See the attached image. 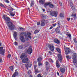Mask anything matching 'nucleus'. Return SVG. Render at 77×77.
Here are the masks:
<instances>
[{
    "mask_svg": "<svg viewBox=\"0 0 77 77\" xmlns=\"http://www.w3.org/2000/svg\"><path fill=\"white\" fill-rule=\"evenodd\" d=\"M3 18L5 21V23L8 27L10 30H13L15 29L16 26L14 25H13V21H10V18L8 17H6V15H3Z\"/></svg>",
    "mask_w": 77,
    "mask_h": 77,
    "instance_id": "obj_1",
    "label": "nucleus"
},
{
    "mask_svg": "<svg viewBox=\"0 0 77 77\" xmlns=\"http://www.w3.org/2000/svg\"><path fill=\"white\" fill-rule=\"evenodd\" d=\"M27 56L24 53H22L20 56V58L22 60V62L24 63H29V58L27 57Z\"/></svg>",
    "mask_w": 77,
    "mask_h": 77,
    "instance_id": "obj_2",
    "label": "nucleus"
},
{
    "mask_svg": "<svg viewBox=\"0 0 77 77\" xmlns=\"http://www.w3.org/2000/svg\"><path fill=\"white\" fill-rule=\"evenodd\" d=\"M20 40L21 41V42H24L26 41V39L27 41L28 40V37H26L24 38V36H20L19 38Z\"/></svg>",
    "mask_w": 77,
    "mask_h": 77,
    "instance_id": "obj_3",
    "label": "nucleus"
},
{
    "mask_svg": "<svg viewBox=\"0 0 77 77\" xmlns=\"http://www.w3.org/2000/svg\"><path fill=\"white\" fill-rule=\"evenodd\" d=\"M48 5L49 7L51 8H54V5L51 3V2H48L45 3L44 4V6L45 7H46V6H48Z\"/></svg>",
    "mask_w": 77,
    "mask_h": 77,
    "instance_id": "obj_4",
    "label": "nucleus"
},
{
    "mask_svg": "<svg viewBox=\"0 0 77 77\" xmlns=\"http://www.w3.org/2000/svg\"><path fill=\"white\" fill-rule=\"evenodd\" d=\"M64 50L65 51V54H69L70 51H71L70 49L68 48L64 47Z\"/></svg>",
    "mask_w": 77,
    "mask_h": 77,
    "instance_id": "obj_5",
    "label": "nucleus"
},
{
    "mask_svg": "<svg viewBox=\"0 0 77 77\" xmlns=\"http://www.w3.org/2000/svg\"><path fill=\"white\" fill-rule=\"evenodd\" d=\"M48 47L52 51H54V47L50 44H49L48 45Z\"/></svg>",
    "mask_w": 77,
    "mask_h": 77,
    "instance_id": "obj_6",
    "label": "nucleus"
},
{
    "mask_svg": "<svg viewBox=\"0 0 77 77\" xmlns=\"http://www.w3.org/2000/svg\"><path fill=\"white\" fill-rule=\"evenodd\" d=\"M50 15H51V16H54L55 17H57V13H56V12L54 11H51L50 12Z\"/></svg>",
    "mask_w": 77,
    "mask_h": 77,
    "instance_id": "obj_7",
    "label": "nucleus"
},
{
    "mask_svg": "<svg viewBox=\"0 0 77 77\" xmlns=\"http://www.w3.org/2000/svg\"><path fill=\"white\" fill-rule=\"evenodd\" d=\"M33 50L32 48L29 47L27 50V52L29 54H31V53H32Z\"/></svg>",
    "mask_w": 77,
    "mask_h": 77,
    "instance_id": "obj_8",
    "label": "nucleus"
},
{
    "mask_svg": "<svg viewBox=\"0 0 77 77\" xmlns=\"http://www.w3.org/2000/svg\"><path fill=\"white\" fill-rule=\"evenodd\" d=\"M34 68L35 72V74H37V73H38L39 72L38 71V66L37 65H34Z\"/></svg>",
    "mask_w": 77,
    "mask_h": 77,
    "instance_id": "obj_9",
    "label": "nucleus"
},
{
    "mask_svg": "<svg viewBox=\"0 0 77 77\" xmlns=\"http://www.w3.org/2000/svg\"><path fill=\"white\" fill-rule=\"evenodd\" d=\"M60 70L62 74H63L65 72V69L64 68L60 67Z\"/></svg>",
    "mask_w": 77,
    "mask_h": 77,
    "instance_id": "obj_10",
    "label": "nucleus"
},
{
    "mask_svg": "<svg viewBox=\"0 0 77 77\" xmlns=\"http://www.w3.org/2000/svg\"><path fill=\"white\" fill-rule=\"evenodd\" d=\"M20 36H24L25 38H27L28 36L27 35V33L25 32H23L20 33Z\"/></svg>",
    "mask_w": 77,
    "mask_h": 77,
    "instance_id": "obj_11",
    "label": "nucleus"
},
{
    "mask_svg": "<svg viewBox=\"0 0 77 77\" xmlns=\"http://www.w3.org/2000/svg\"><path fill=\"white\" fill-rule=\"evenodd\" d=\"M54 42L55 43L57 44L58 45H59L60 44V40H58V39L57 38H55L54 40Z\"/></svg>",
    "mask_w": 77,
    "mask_h": 77,
    "instance_id": "obj_12",
    "label": "nucleus"
},
{
    "mask_svg": "<svg viewBox=\"0 0 77 77\" xmlns=\"http://www.w3.org/2000/svg\"><path fill=\"white\" fill-rule=\"evenodd\" d=\"M55 31L56 32V33H60V30L59 28L58 27L55 29Z\"/></svg>",
    "mask_w": 77,
    "mask_h": 77,
    "instance_id": "obj_13",
    "label": "nucleus"
},
{
    "mask_svg": "<svg viewBox=\"0 0 77 77\" xmlns=\"http://www.w3.org/2000/svg\"><path fill=\"white\" fill-rule=\"evenodd\" d=\"M56 63L57 68H60V64L59 63V60H57L56 61Z\"/></svg>",
    "mask_w": 77,
    "mask_h": 77,
    "instance_id": "obj_14",
    "label": "nucleus"
},
{
    "mask_svg": "<svg viewBox=\"0 0 77 77\" xmlns=\"http://www.w3.org/2000/svg\"><path fill=\"white\" fill-rule=\"evenodd\" d=\"M58 57L59 58V60L60 62L62 61V55H61V53H60L59 54H58Z\"/></svg>",
    "mask_w": 77,
    "mask_h": 77,
    "instance_id": "obj_15",
    "label": "nucleus"
},
{
    "mask_svg": "<svg viewBox=\"0 0 77 77\" xmlns=\"http://www.w3.org/2000/svg\"><path fill=\"white\" fill-rule=\"evenodd\" d=\"M72 59H77V55L75 53H73L72 55Z\"/></svg>",
    "mask_w": 77,
    "mask_h": 77,
    "instance_id": "obj_16",
    "label": "nucleus"
},
{
    "mask_svg": "<svg viewBox=\"0 0 77 77\" xmlns=\"http://www.w3.org/2000/svg\"><path fill=\"white\" fill-rule=\"evenodd\" d=\"M18 75V72H15L13 75L12 77H16V76Z\"/></svg>",
    "mask_w": 77,
    "mask_h": 77,
    "instance_id": "obj_17",
    "label": "nucleus"
},
{
    "mask_svg": "<svg viewBox=\"0 0 77 77\" xmlns=\"http://www.w3.org/2000/svg\"><path fill=\"white\" fill-rule=\"evenodd\" d=\"M42 22L41 23V26H45V20H42Z\"/></svg>",
    "mask_w": 77,
    "mask_h": 77,
    "instance_id": "obj_18",
    "label": "nucleus"
},
{
    "mask_svg": "<svg viewBox=\"0 0 77 77\" xmlns=\"http://www.w3.org/2000/svg\"><path fill=\"white\" fill-rule=\"evenodd\" d=\"M32 35V34H31V33H30L28 32L26 34V36H27V35H28V37L29 38H30V39H31L32 38V37H31V36H30V35Z\"/></svg>",
    "mask_w": 77,
    "mask_h": 77,
    "instance_id": "obj_19",
    "label": "nucleus"
},
{
    "mask_svg": "<svg viewBox=\"0 0 77 77\" xmlns=\"http://www.w3.org/2000/svg\"><path fill=\"white\" fill-rule=\"evenodd\" d=\"M56 23L57 24L58 26V27L60 28V26H61V24H60V21H58Z\"/></svg>",
    "mask_w": 77,
    "mask_h": 77,
    "instance_id": "obj_20",
    "label": "nucleus"
},
{
    "mask_svg": "<svg viewBox=\"0 0 77 77\" xmlns=\"http://www.w3.org/2000/svg\"><path fill=\"white\" fill-rule=\"evenodd\" d=\"M5 50L4 49L2 51H0V54H2V55L4 56L5 54Z\"/></svg>",
    "mask_w": 77,
    "mask_h": 77,
    "instance_id": "obj_21",
    "label": "nucleus"
},
{
    "mask_svg": "<svg viewBox=\"0 0 77 77\" xmlns=\"http://www.w3.org/2000/svg\"><path fill=\"white\" fill-rule=\"evenodd\" d=\"M56 50L59 53H61V50H60V48H56Z\"/></svg>",
    "mask_w": 77,
    "mask_h": 77,
    "instance_id": "obj_22",
    "label": "nucleus"
},
{
    "mask_svg": "<svg viewBox=\"0 0 77 77\" xmlns=\"http://www.w3.org/2000/svg\"><path fill=\"white\" fill-rule=\"evenodd\" d=\"M42 60V58L41 57H39L37 59V61L38 63H40V62H41V61Z\"/></svg>",
    "mask_w": 77,
    "mask_h": 77,
    "instance_id": "obj_23",
    "label": "nucleus"
},
{
    "mask_svg": "<svg viewBox=\"0 0 77 77\" xmlns=\"http://www.w3.org/2000/svg\"><path fill=\"white\" fill-rule=\"evenodd\" d=\"M19 30L21 32H23V31H24V28H23L22 27H20L19 28Z\"/></svg>",
    "mask_w": 77,
    "mask_h": 77,
    "instance_id": "obj_24",
    "label": "nucleus"
},
{
    "mask_svg": "<svg viewBox=\"0 0 77 77\" xmlns=\"http://www.w3.org/2000/svg\"><path fill=\"white\" fill-rule=\"evenodd\" d=\"M29 42H26L25 43V46L26 47H27L29 45Z\"/></svg>",
    "mask_w": 77,
    "mask_h": 77,
    "instance_id": "obj_25",
    "label": "nucleus"
},
{
    "mask_svg": "<svg viewBox=\"0 0 77 77\" xmlns=\"http://www.w3.org/2000/svg\"><path fill=\"white\" fill-rule=\"evenodd\" d=\"M39 3H42V4H44V0H39Z\"/></svg>",
    "mask_w": 77,
    "mask_h": 77,
    "instance_id": "obj_26",
    "label": "nucleus"
},
{
    "mask_svg": "<svg viewBox=\"0 0 77 77\" xmlns=\"http://www.w3.org/2000/svg\"><path fill=\"white\" fill-rule=\"evenodd\" d=\"M41 17L42 18H45L46 17V16L44 14H42L41 15Z\"/></svg>",
    "mask_w": 77,
    "mask_h": 77,
    "instance_id": "obj_27",
    "label": "nucleus"
},
{
    "mask_svg": "<svg viewBox=\"0 0 77 77\" xmlns=\"http://www.w3.org/2000/svg\"><path fill=\"white\" fill-rule=\"evenodd\" d=\"M17 32H14V38H16L17 36Z\"/></svg>",
    "mask_w": 77,
    "mask_h": 77,
    "instance_id": "obj_28",
    "label": "nucleus"
},
{
    "mask_svg": "<svg viewBox=\"0 0 77 77\" xmlns=\"http://www.w3.org/2000/svg\"><path fill=\"white\" fill-rule=\"evenodd\" d=\"M18 48L19 49H23V46L22 45H20L18 46Z\"/></svg>",
    "mask_w": 77,
    "mask_h": 77,
    "instance_id": "obj_29",
    "label": "nucleus"
},
{
    "mask_svg": "<svg viewBox=\"0 0 77 77\" xmlns=\"http://www.w3.org/2000/svg\"><path fill=\"white\" fill-rule=\"evenodd\" d=\"M60 17H64V14H63L62 13H61L60 14Z\"/></svg>",
    "mask_w": 77,
    "mask_h": 77,
    "instance_id": "obj_30",
    "label": "nucleus"
},
{
    "mask_svg": "<svg viewBox=\"0 0 77 77\" xmlns=\"http://www.w3.org/2000/svg\"><path fill=\"white\" fill-rule=\"evenodd\" d=\"M25 67H26V68L27 69H28V67H30L29 66V64H25Z\"/></svg>",
    "mask_w": 77,
    "mask_h": 77,
    "instance_id": "obj_31",
    "label": "nucleus"
},
{
    "mask_svg": "<svg viewBox=\"0 0 77 77\" xmlns=\"http://www.w3.org/2000/svg\"><path fill=\"white\" fill-rule=\"evenodd\" d=\"M9 69L11 71H13V70H14V68L13 67V66H11L9 67Z\"/></svg>",
    "mask_w": 77,
    "mask_h": 77,
    "instance_id": "obj_32",
    "label": "nucleus"
},
{
    "mask_svg": "<svg viewBox=\"0 0 77 77\" xmlns=\"http://www.w3.org/2000/svg\"><path fill=\"white\" fill-rule=\"evenodd\" d=\"M70 7L72 10H74V9H75V7H74V5H73L72 6H71Z\"/></svg>",
    "mask_w": 77,
    "mask_h": 77,
    "instance_id": "obj_33",
    "label": "nucleus"
},
{
    "mask_svg": "<svg viewBox=\"0 0 77 77\" xmlns=\"http://www.w3.org/2000/svg\"><path fill=\"white\" fill-rule=\"evenodd\" d=\"M73 41L75 44L77 43V38H74Z\"/></svg>",
    "mask_w": 77,
    "mask_h": 77,
    "instance_id": "obj_34",
    "label": "nucleus"
},
{
    "mask_svg": "<svg viewBox=\"0 0 77 77\" xmlns=\"http://www.w3.org/2000/svg\"><path fill=\"white\" fill-rule=\"evenodd\" d=\"M42 63H41V62L38 63V66H42Z\"/></svg>",
    "mask_w": 77,
    "mask_h": 77,
    "instance_id": "obj_35",
    "label": "nucleus"
},
{
    "mask_svg": "<svg viewBox=\"0 0 77 77\" xmlns=\"http://www.w3.org/2000/svg\"><path fill=\"white\" fill-rule=\"evenodd\" d=\"M27 74L28 75H30L31 74V71L30 70H29L27 72Z\"/></svg>",
    "mask_w": 77,
    "mask_h": 77,
    "instance_id": "obj_36",
    "label": "nucleus"
},
{
    "mask_svg": "<svg viewBox=\"0 0 77 77\" xmlns=\"http://www.w3.org/2000/svg\"><path fill=\"white\" fill-rule=\"evenodd\" d=\"M39 32V31L38 30H36L34 32V33L35 34H36V33H38Z\"/></svg>",
    "mask_w": 77,
    "mask_h": 77,
    "instance_id": "obj_37",
    "label": "nucleus"
},
{
    "mask_svg": "<svg viewBox=\"0 0 77 77\" xmlns=\"http://www.w3.org/2000/svg\"><path fill=\"white\" fill-rule=\"evenodd\" d=\"M11 54H9L8 55V56H7L8 58L9 59H10L11 57Z\"/></svg>",
    "mask_w": 77,
    "mask_h": 77,
    "instance_id": "obj_38",
    "label": "nucleus"
},
{
    "mask_svg": "<svg viewBox=\"0 0 77 77\" xmlns=\"http://www.w3.org/2000/svg\"><path fill=\"white\" fill-rule=\"evenodd\" d=\"M0 6H1V7H4L5 6L3 4L0 3Z\"/></svg>",
    "mask_w": 77,
    "mask_h": 77,
    "instance_id": "obj_39",
    "label": "nucleus"
},
{
    "mask_svg": "<svg viewBox=\"0 0 77 77\" xmlns=\"http://www.w3.org/2000/svg\"><path fill=\"white\" fill-rule=\"evenodd\" d=\"M14 44L15 45H18V43L16 42H15Z\"/></svg>",
    "mask_w": 77,
    "mask_h": 77,
    "instance_id": "obj_40",
    "label": "nucleus"
},
{
    "mask_svg": "<svg viewBox=\"0 0 77 77\" xmlns=\"http://www.w3.org/2000/svg\"><path fill=\"white\" fill-rule=\"evenodd\" d=\"M37 77H43L42 76H41V74H39L38 75H37Z\"/></svg>",
    "mask_w": 77,
    "mask_h": 77,
    "instance_id": "obj_41",
    "label": "nucleus"
},
{
    "mask_svg": "<svg viewBox=\"0 0 77 77\" xmlns=\"http://www.w3.org/2000/svg\"><path fill=\"white\" fill-rule=\"evenodd\" d=\"M49 61H50V62H52V63H53V62H54L53 61V60H52V59H51V58L49 59Z\"/></svg>",
    "mask_w": 77,
    "mask_h": 77,
    "instance_id": "obj_42",
    "label": "nucleus"
},
{
    "mask_svg": "<svg viewBox=\"0 0 77 77\" xmlns=\"http://www.w3.org/2000/svg\"><path fill=\"white\" fill-rule=\"evenodd\" d=\"M15 15V14H13V13H11V16H12L13 17H14Z\"/></svg>",
    "mask_w": 77,
    "mask_h": 77,
    "instance_id": "obj_43",
    "label": "nucleus"
},
{
    "mask_svg": "<svg viewBox=\"0 0 77 77\" xmlns=\"http://www.w3.org/2000/svg\"><path fill=\"white\" fill-rule=\"evenodd\" d=\"M40 22H38L37 23V26H39V25H40Z\"/></svg>",
    "mask_w": 77,
    "mask_h": 77,
    "instance_id": "obj_44",
    "label": "nucleus"
},
{
    "mask_svg": "<svg viewBox=\"0 0 77 77\" xmlns=\"http://www.w3.org/2000/svg\"><path fill=\"white\" fill-rule=\"evenodd\" d=\"M56 25H57L56 23H55L52 25V26H53V27H55V26H56Z\"/></svg>",
    "mask_w": 77,
    "mask_h": 77,
    "instance_id": "obj_45",
    "label": "nucleus"
},
{
    "mask_svg": "<svg viewBox=\"0 0 77 77\" xmlns=\"http://www.w3.org/2000/svg\"><path fill=\"white\" fill-rule=\"evenodd\" d=\"M45 63H46V65H47V66H48V62L47 61Z\"/></svg>",
    "mask_w": 77,
    "mask_h": 77,
    "instance_id": "obj_46",
    "label": "nucleus"
},
{
    "mask_svg": "<svg viewBox=\"0 0 77 77\" xmlns=\"http://www.w3.org/2000/svg\"><path fill=\"white\" fill-rule=\"evenodd\" d=\"M3 47H0V51H2V50H3Z\"/></svg>",
    "mask_w": 77,
    "mask_h": 77,
    "instance_id": "obj_47",
    "label": "nucleus"
},
{
    "mask_svg": "<svg viewBox=\"0 0 77 77\" xmlns=\"http://www.w3.org/2000/svg\"><path fill=\"white\" fill-rule=\"evenodd\" d=\"M48 53L50 54L51 56L52 54V52H51V51H49Z\"/></svg>",
    "mask_w": 77,
    "mask_h": 77,
    "instance_id": "obj_48",
    "label": "nucleus"
},
{
    "mask_svg": "<svg viewBox=\"0 0 77 77\" xmlns=\"http://www.w3.org/2000/svg\"><path fill=\"white\" fill-rule=\"evenodd\" d=\"M46 69L47 71H48V69H49V68L48 66H46Z\"/></svg>",
    "mask_w": 77,
    "mask_h": 77,
    "instance_id": "obj_49",
    "label": "nucleus"
},
{
    "mask_svg": "<svg viewBox=\"0 0 77 77\" xmlns=\"http://www.w3.org/2000/svg\"><path fill=\"white\" fill-rule=\"evenodd\" d=\"M68 36L70 38H71V34H69Z\"/></svg>",
    "mask_w": 77,
    "mask_h": 77,
    "instance_id": "obj_50",
    "label": "nucleus"
},
{
    "mask_svg": "<svg viewBox=\"0 0 77 77\" xmlns=\"http://www.w3.org/2000/svg\"><path fill=\"white\" fill-rule=\"evenodd\" d=\"M70 7L71 6H73V4H72V2H70Z\"/></svg>",
    "mask_w": 77,
    "mask_h": 77,
    "instance_id": "obj_51",
    "label": "nucleus"
},
{
    "mask_svg": "<svg viewBox=\"0 0 77 77\" xmlns=\"http://www.w3.org/2000/svg\"><path fill=\"white\" fill-rule=\"evenodd\" d=\"M66 58L67 59H69V56L67 55L66 56Z\"/></svg>",
    "mask_w": 77,
    "mask_h": 77,
    "instance_id": "obj_52",
    "label": "nucleus"
},
{
    "mask_svg": "<svg viewBox=\"0 0 77 77\" xmlns=\"http://www.w3.org/2000/svg\"><path fill=\"white\" fill-rule=\"evenodd\" d=\"M53 27L52 26H51L49 28L50 30H51V29H53Z\"/></svg>",
    "mask_w": 77,
    "mask_h": 77,
    "instance_id": "obj_53",
    "label": "nucleus"
},
{
    "mask_svg": "<svg viewBox=\"0 0 77 77\" xmlns=\"http://www.w3.org/2000/svg\"><path fill=\"white\" fill-rule=\"evenodd\" d=\"M59 3L60 6H62V3L61 2H59Z\"/></svg>",
    "mask_w": 77,
    "mask_h": 77,
    "instance_id": "obj_54",
    "label": "nucleus"
},
{
    "mask_svg": "<svg viewBox=\"0 0 77 77\" xmlns=\"http://www.w3.org/2000/svg\"><path fill=\"white\" fill-rule=\"evenodd\" d=\"M33 3L32 2H31V7H32V5H33Z\"/></svg>",
    "mask_w": 77,
    "mask_h": 77,
    "instance_id": "obj_55",
    "label": "nucleus"
},
{
    "mask_svg": "<svg viewBox=\"0 0 77 77\" xmlns=\"http://www.w3.org/2000/svg\"><path fill=\"white\" fill-rule=\"evenodd\" d=\"M57 75H58V76L59 75V72H57Z\"/></svg>",
    "mask_w": 77,
    "mask_h": 77,
    "instance_id": "obj_56",
    "label": "nucleus"
},
{
    "mask_svg": "<svg viewBox=\"0 0 77 77\" xmlns=\"http://www.w3.org/2000/svg\"><path fill=\"white\" fill-rule=\"evenodd\" d=\"M70 20V19L69 18H67V20L68 21H69V20Z\"/></svg>",
    "mask_w": 77,
    "mask_h": 77,
    "instance_id": "obj_57",
    "label": "nucleus"
},
{
    "mask_svg": "<svg viewBox=\"0 0 77 77\" xmlns=\"http://www.w3.org/2000/svg\"><path fill=\"white\" fill-rule=\"evenodd\" d=\"M42 10L43 12H45V10L44 9H43Z\"/></svg>",
    "mask_w": 77,
    "mask_h": 77,
    "instance_id": "obj_58",
    "label": "nucleus"
},
{
    "mask_svg": "<svg viewBox=\"0 0 77 77\" xmlns=\"http://www.w3.org/2000/svg\"><path fill=\"white\" fill-rule=\"evenodd\" d=\"M2 61V59H0V62H1Z\"/></svg>",
    "mask_w": 77,
    "mask_h": 77,
    "instance_id": "obj_59",
    "label": "nucleus"
},
{
    "mask_svg": "<svg viewBox=\"0 0 77 77\" xmlns=\"http://www.w3.org/2000/svg\"><path fill=\"white\" fill-rule=\"evenodd\" d=\"M74 14H72V17H74Z\"/></svg>",
    "mask_w": 77,
    "mask_h": 77,
    "instance_id": "obj_60",
    "label": "nucleus"
},
{
    "mask_svg": "<svg viewBox=\"0 0 77 77\" xmlns=\"http://www.w3.org/2000/svg\"><path fill=\"white\" fill-rule=\"evenodd\" d=\"M74 17H76V14H75L74 15Z\"/></svg>",
    "mask_w": 77,
    "mask_h": 77,
    "instance_id": "obj_61",
    "label": "nucleus"
},
{
    "mask_svg": "<svg viewBox=\"0 0 77 77\" xmlns=\"http://www.w3.org/2000/svg\"><path fill=\"white\" fill-rule=\"evenodd\" d=\"M15 38V40H17V38H16H16Z\"/></svg>",
    "mask_w": 77,
    "mask_h": 77,
    "instance_id": "obj_62",
    "label": "nucleus"
},
{
    "mask_svg": "<svg viewBox=\"0 0 77 77\" xmlns=\"http://www.w3.org/2000/svg\"><path fill=\"white\" fill-rule=\"evenodd\" d=\"M29 77H33L32 75H30L29 76Z\"/></svg>",
    "mask_w": 77,
    "mask_h": 77,
    "instance_id": "obj_63",
    "label": "nucleus"
},
{
    "mask_svg": "<svg viewBox=\"0 0 77 77\" xmlns=\"http://www.w3.org/2000/svg\"><path fill=\"white\" fill-rule=\"evenodd\" d=\"M60 77H63V75H61Z\"/></svg>",
    "mask_w": 77,
    "mask_h": 77,
    "instance_id": "obj_64",
    "label": "nucleus"
}]
</instances>
